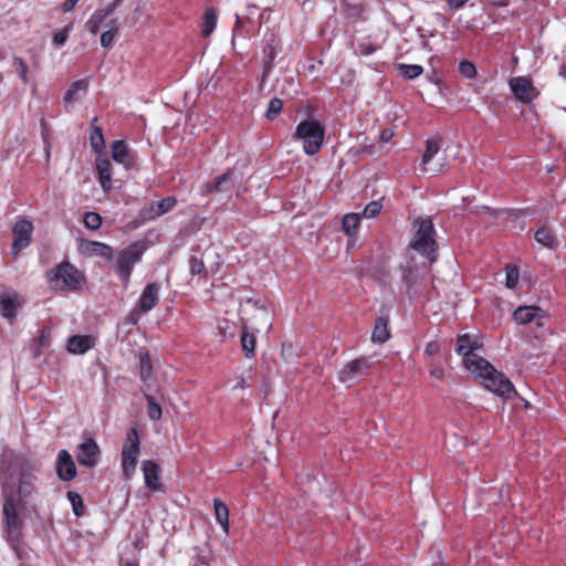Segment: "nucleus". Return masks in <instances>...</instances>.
<instances>
[{"label": "nucleus", "instance_id": "f257e3e1", "mask_svg": "<svg viewBox=\"0 0 566 566\" xmlns=\"http://www.w3.org/2000/svg\"><path fill=\"white\" fill-rule=\"evenodd\" d=\"M240 318L242 327L253 332L268 331L272 324L270 311L260 302L251 300L241 304Z\"/></svg>", "mask_w": 566, "mask_h": 566}, {"label": "nucleus", "instance_id": "f03ea898", "mask_svg": "<svg viewBox=\"0 0 566 566\" xmlns=\"http://www.w3.org/2000/svg\"><path fill=\"white\" fill-rule=\"evenodd\" d=\"M52 289L70 291L81 289L85 283L84 274L71 263H62L46 273Z\"/></svg>", "mask_w": 566, "mask_h": 566}, {"label": "nucleus", "instance_id": "7ed1b4c3", "mask_svg": "<svg viewBox=\"0 0 566 566\" xmlns=\"http://www.w3.org/2000/svg\"><path fill=\"white\" fill-rule=\"evenodd\" d=\"M324 136V126L313 118L302 120L295 130V137L302 142L304 153L310 156L322 148Z\"/></svg>", "mask_w": 566, "mask_h": 566}, {"label": "nucleus", "instance_id": "20e7f679", "mask_svg": "<svg viewBox=\"0 0 566 566\" xmlns=\"http://www.w3.org/2000/svg\"><path fill=\"white\" fill-rule=\"evenodd\" d=\"M33 491V476L31 474H9L3 482L4 500L12 495L14 502L22 506Z\"/></svg>", "mask_w": 566, "mask_h": 566}, {"label": "nucleus", "instance_id": "39448f33", "mask_svg": "<svg viewBox=\"0 0 566 566\" xmlns=\"http://www.w3.org/2000/svg\"><path fill=\"white\" fill-rule=\"evenodd\" d=\"M139 455L140 438L137 429L132 428L126 434L120 452V468L126 479H130L135 473Z\"/></svg>", "mask_w": 566, "mask_h": 566}, {"label": "nucleus", "instance_id": "423d86ee", "mask_svg": "<svg viewBox=\"0 0 566 566\" xmlns=\"http://www.w3.org/2000/svg\"><path fill=\"white\" fill-rule=\"evenodd\" d=\"M416 224L417 230L411 242V247L424 254L429 263L434 262L436 256L433 255L436 251V240H434V230L433 224L430 220H420L417 221Z\"/></svg>", "mask_w": 566, "mask_h": 566}, {"label": "nucleus", "instance_id": "0eeeda50", "mask_svg": "<svg viewBox=\"0 0 566 566\" xmlns=\"http://www.w3.org/2000/svg\"><path fill=\"white\" fill-rule=\"evenodd\" d=\"M143 255V248L135 243L122 250L113 263V269L124 285L129 283L130 274L135 264H137Z\"/></svg>", "mask_w": 566, "mask_h": 566}, {"label": "nucleus", "instance_id": "6e6552de", "mask_svg": "<svg viewBox=\"0 0 566 566\" xmlns=\"http://www.w3.org/2000/svg\"><path fill=\"white\" fill-rule=\"evenodd\" d=\"M481 384L486 390L493 392L502 399H511L516 395V390L513 384L509 380V378L505 377L504 374L497 371L495 368H493V371L490 373V375H488L481 381Z\"/></svg>", "mask_w": 566, "mask_h": 566}, {"label": "nucleus", "instance_id": "1a4fd4ad", "mask_svg": "<svg viewBox=\"0 0 566 566\" xmlns=\"http://www.w3.org/2000/svg\"><path fill=\"white\" fill-rule=\"evenodd\" d=\"M421 164L423 170L430 174H438L448 165L446 155L440 153V144L438 140H427Z\"/></svg>", "mask_w": 566, "mask_h": 566}, {"label": "nucleus", "instance_id": "9d476101", "mask_svg": "<svg viewBox=\"0 0 566 566\" xmlns=\"http://www.w3.org/2000/svg\"><path fill=\"white\" fill-rule=\"evenodd\" d=\"M23 506L15 503L12 495L3 502V515L9 537L18 538L22 528L20 511Z\"/></svg>", "mask_w": 566, "mask_h": 566}, {"label": "nucleus", "instance_id": "9b49d317", "mask_svg": "<svg viewBox=\"0 0 566 566\" xmlns=\"http://www.w3.org/2000/svg\"><path fill=\"white\" fill-rule=\"evenodd\" d=\"M33 223L27 219H19L12 230L13 243L12 252L18 255L22 250L29 247L33 233Z\"/></svg>", "mask_w": 566, "mask_h": 566}, {"label": "nucleus", "instance_id": "f8f14e48", "mask_svg": "<svg viewBox=\"0 0 566 566\" xmlns=\"http://www.w3.org/2000/svg\"><path fill=\"white\" fill-rule=\"evenodd\" d=\"M101 458V449L97 442L87 437L77 446L76 459L78 463L86 468H94Z\"/></svg>", "mask_w": 566, "mask_h": 566}, {"label": "nucleus", "instance_id": "ddd939ff", "mask_svg": "<svg viewBox=\"0 0 566 566\" xmlns=\"http://www.w3.org/2000/svg\"><path fill=\"white\" fill-rule=\"evenodd\" d=\"M509 85L516 98L523 103H530L538 95V91L528 77H513L510 80Z\"/></svg>", "mask_w": 566, "mask_h": 566}, {"label": "nucleus", "instance_id": "4468645a", "mask_svg": "<svg viewBox=\"0 0 566 566\" xmlns=\"http://www.w3.org/2000/svg\"><path fill=\"white\" fill-rule=\"evenodd\" d=\"M140 469L145 486L153 492H163L164 485L160 480L159 465L153 460L142 461Z\"/></svg>", "mask_w": 566, "mask_h": 566}, {"label": "nucleus", "instance_id": "2eb2a0df", "mask_svg": "<svg viewBox=\"0 0 566 566\" xmlns=\"http://www.w3.org/2000/svg\"><path fill=\"white\" fill-rule=\"evenodd\" d=\"M78 251L88 258L98 256L107 261H112L113 259V249L102 242L81 240Z\"/></svg>", "mask_w": 566, "mask_h": 566}, {"label": "nucleus", "instance_id": "dca6fc26", "mask_svg": "<svg viewBox=\"0 0 566 566\" xmlns=\"http://www.w3.org/2000/svg\"><path fill=\"white\" fill-rule=\"evenodd\" d=\"M463 363L467 370L481 381L490 375L494 368L486 359L478 356L476 354L464 357Z\"/></svg>", "mask_w": 566, "mask_h": 566}, {"label": "nucleus", "instance_id": "f3484780", "mask_svg": "<svg viewBox=\"0 0 566 566\" xmlns=\"http://www.w3.org/2000/svg\"><path fill=\"white\" fill-rule=\"evenodd\" d=\"M56 472L63 481H71L76 476V467L69 451L61 450L59 452Z\"/></svg>", "mask_w": 566, "mask_h": 566}, {"label": "nucleus", "instance_id": "a211bd4d", "mask_svg": "<svg viewBox=\"0 0 566 566\" xmlns=\"http://www.w3.org/2000/svg\"><path fill=\"white\" fill-rule=\"evenodd\" d=\"M366 358H357L348 361L339 371L338 378L342 382L352 385L358 375L367 367Z\"/></svg>", "mask_w": 566, "mask_h": 566}, {"label": "nucleus", "instance_id": "6ab92c4d", "mask_svg": "<svg viewBox=\"0 0 566 566\" xmlns=\"http://www.w3.org/2000/svg\"><path fill=\"white\" fill-rule=\"evenodd\" d=\"M95 346L91 335H74L67 339L66 349L72 355H84Z\"/></svg>", "mask_w": 566, "mask_h": 566}, {"label": "nucleus", "instance_id": "aec40b11", "mask_svg": "<svg viewBox=\"0 0 566 566\" xmlns=\"http://www.w3.org/2000/svg\"><path fill=\"white\" fill-rule=\"evenodd\" d=\"M112 158L126 169L132 168L135 161L134 155L124 140H115L112 144Z\"/></svg>", "mask_w": 566, "mask_h": 566}, {"label": "nucleus", "instance_id": "412c9836", "mask_svg": "<svg viewBox=\"0 0 566 566\" xmlns=\"http://www.w3.org/2000/svg\"><path fill=\"white\" fill-rule=\"evenodd\" d=\"M159 290L160 287L157 283H150L144 289L138 301L140 311L149 312L156 306L158 302Z\"/></svg>", "mask_w": 566, "mask_h": 566}, {"label": "nucleus", "instance_id": "4be33fe9", "mask_svg": "<svg viewBox=\"0 0 566 566\" xmlns=\"http://www.w3.org/2000/svg\"><path fill=\"white\" fill-rule=\"evenodd\" d=\"M88 81L78 80L71 84L64 95V103L67 106H72L77 103L87 92Z\"/></svg>", "mask_w": 566, "mask_h": 566}, {"label": "nucleus", "instance_id": "5701e85b", "mask_svg": "<svg viewBox=\"0 0 566 566\" xmlns=\"http://www.w3.org/2000/svg\"><path fill=\"white\" fill-rule=\"evenodd\" d=\"M96 170L98 176L99 185L104 191H109L112 188V164L106 158H99L96 161Z\"/></svg>", "mask_w": 566, "mask_h": 566}, {"label": "nucleus", "instance_id": "b1692460", "mask_svg": "<svg viewBox=\"0 0 566 566\" xmlns=\"http://www.w3.org/2000/svg\"><path fill=\"white\" fill-rule=\"evenodd\" d=\"M535 240L542 247L549 250H557L559 248V241L555 235L554 231L547 227H541L535 232Z\"/></svg>", "mask_w": 566, "mask_h": 566}, {"label": "nucleus", "instance_id": "393cba45", "mask_svg": "<svg viewBox=\"0 0 566 566\" xmlns=\"http://www.w3.org/2000/svg\"><path fill=\"white\" fill-rule=\"evenodd\" d=\"M389 337L390 332L388 328V322L386 318L379 317L373 328L371 342L374 344H384L389 339Z\"/></svg>", "mask_w": 566, "mask_h": 566}, {"label": "nucleus", "instance_id": "a878e982", "mask_svg": "<svg viewBox=\"0 0 566 566\" xmlns=\"http://www.w3.org/2000/svg\"><path fill=\"white\" fill-rule=\"evenodd\" d=\"M541 308L536 306H521L514 312V319L518 324H527L541 314Z\"/></svg>", "mask_w": 566, "mask_h": 566}, {"label": "nucleus", "instance_id": "bb28decb", "mask_svg": "<svg viewBox=\"0 0 566 566\" xmlns=\"http://www.w3.org/2000/svg\"><path fill=\"white\" fill-rule=\"evenodd\" d=\"M213 509H214V515H216L218 523L220 524V526L222 527L224 533L228 534L229 533V510H228L227 505L220 500H214Z\"/></svg>", "mask_w": 566, "mask_h": 566}, {"label": "nucleus", "instance_id": "cd10ccee", "mask_svg": "<svg viewBox=\"0 0 566 566\" xmlns=\"http://www.w3.org/2000/svg\"><path fill=\"white\" fill-rule=\"evenodd\" d=\"M176 205V199L174 197L165 198L160 201H157L150 207V218H158L164 213L170 211Z\"/></svg>", "mask_w": 566, "mask_h": 566}, {"label": "nucleus", "instance_id": "c85d7f7f", "mask_svg": "<svg viewBox=\"0 0 566 566\" xmlns=\"http://www.w3.org/2000/svg\"><path fill=\"white\" fill-rule=\"evenodd\" d=\"M360 223L359 213H347L344 216L342 226L348 237H355Z\"/></svg>", "mask_w": 566, "mask_h": 566}, {"label": "nucleus", "instance_id": "c756f323", "mask_svg": "<svg viewBox=\"0 0 566 566\" xmlns=\"http://www.w3.org/2000/svg\"><path fill=\"white\" fill-rule=\"evenodd\" d=\"M241 345L247 358H252L255 350V336L249 329L243 328L241 335Z\"/></svg>", "mask_w": 566, "mask_h": 566}, {"label": "nucleus", "instance_id": "7c9ffc66", "mask_svg": "<svg viewBox=\"0 0 566 566\" xmlns=\"http://www.w3.org/2000/svg\"><path fill=\"white\" fill-rule=\"evenodd\" d=\"M12 66L15 73L18 74L19 78L21 80L22 84H28L30 72V66L28 62L20 56H14L12 59Z\"/></svg>", "mask_w": 566, "mask_h": 566}, {"label": "nucleus", "instance_id": "2f4dec72", "mask_svg": "<svg viewBox=\"0 0 566 566\" xmlns=\"http://www.w3.org/2000/svg\"><path fill=\"white\" fill-rule=\"evenodd\" d=\"M17 305L13 300L8 295L0 296V313L7 318H13L15 315Z\"/></svg>", "mask_w": 566, "mask_h": 566}, {"label": "nucleus", "instance_id": "473e14b6", "mask_svg": "<svg viewBox=\"0 0 566 566\" xmlns=\"http://www.w3.org/2000/svg\"><path fill=\"white\" fill-rule=\"evenodd\" d=\"M203 30L205 36H209L217 25V14L212 9H207L205 12Z\"/></svg>", "mask_w": 566, "mask_h": 566}, {"label": "nucleus", "instance_id": "72a5a7b5", "mask_svg": "<svg viewBox=\"0 0 566 566\" xmlns=\"http://www.w3.org/2000/svg\"><path fill=\"white\" fill-rule=\"evenodd\" d=\"M91 145L96 153L103 151L105 148V139L101 128L94 127L91 133Z\"/></svg>", "mask_w": 566, "mask_h": 566}, {"label": "nucleus", "instance_id": "f704fd0d", "mask_svg": "<svg viewBox=\"0 0 566 566\" xmlns=\"http://www.w3.org/2000/svg\"><path fill=\"white\" fill-rule=\"evenodd\" d=\"M518 269L515 265H507L505 273V285L507 289H515L518 284Z\"/></svg>", "mask_w": 566, "mask_h": 566}, {"label": "nucleus", "instance_id": "c9c22d12", "mask_svg": "<svg viewBox=\"0 0 566 566\" xmlns=\"http://www.w3.org/2000/svg\"><path fill=\"white\" fill-rule=\"evenodd\" d=\"M139 369H140V378L144 381H147L151 378L153 366H151L150 358L147 354L140 355Z\"/></svg>", "mask_w": 566, "mask_h": 566}, {"label": "nucleus", "instance_id": "e433bc0d", "mask_svg": "<svg viewBox=\"0 0 566 566\" xmlns=\"http://www.w3.org/2000/svg\"><path fill=\"white\" fill-rule=\"evenodd\" d=\"M146 399L148 402L147 415L149 419L154 421L159 420L163 415L161 407L155 401L154 397L146 395Z\"/></svg>", "mask_w": 566, "mask_h": 566}, {"label": "nucleus", "instance_id": "4c0bfd02", "mask_svg": "<svg viewBox=\"0 0 566 566\" xmlns=\"http://www.w3.org/2000/svg\"><path fill=\"white\" fill-rule=\"evenodd\" d=\"M67 499H69L70 503L72 504L74 514L77 517L82 516L83 509H84L82 496L76 492L70 491V492H67Z\"/></svg>", "mask_w": 566, "mask_h": 566}, {"label": "nucleus", "instance_id": "58836bf2", "mask_svg": "<svg viewBox=\"0 0 566 566\" xmlns=\"http://www.w3.org/2000/svg\"><path fill=\"white\" fill-rule=\"evenodd\" d=\"M473 349H474V346L468 335H463V336L459 337L458 346H457V352L459 354H463L464 357L472 356Z\"/></svg>", "mask_w": 566, "mask_h": 566}, {"label": "nucleus", "instance_id": "ea45409f", "mask_svg": "<svg viewBox=\"0 0 566 566\" xmlns=\"http://www.w3.org/2000/svg\"><path fill=\"white\" fill-rule=\"evenodd\" d=\"M399 71H400L401 75L407 78H416L422 74L423 69H422V66H420L418 64H412V65L401 64V65H399Z\"/></svg>", "mask_w": 566, "mask_h": 566}, {"label": "nucleus", "instance_id": "a19ab883", "mask_svg": "<svg viewBox=\"0 0 566 566\" xmlns=\"http://www.w3.org/2000/svg\"><path fill=\"white\" fill-rule=\"evenodd\" d=\"M117 30H118V28H117L116 22L112 21L111 28L107 31L103 32L101 35V44L103 48H108L112 45L113 40L117 33Z\"/></svg>", "mask_w": 566, "mask_h": 566}, {"label": "nucleus", "instance_id": "79ce46f5", "mask_svg": "<svg viewBox=\"0 0 566 566\" xmlns=\"http://www.w3.org/2000/svg\"><path fill=\"white\" fill-rule=\"evenodd\" d=\"M283 103L279 98H272L269 102L268 111L265 116L268 119H274L282 111Z\"/></svg>", "mask_w": 566, "mask_h": 566}, {"label": "nucleus", "instance_id": "37998d69", "mask_svg": "<svg viewBox=\"0 0 566 566\" xmlns=\"http://www.w3.org/2000/svg\"><path fill=\"white\" fill-rule=\"evenodd\" d=\"M459 72L465 78H474L476 75V69L470 61H462L459 64Z\"/></svg>", "mask_w": 566, "mask_h": 566}, {"label": "nucleus", "instance_id": "c03bdc74", "mask_svg": "<svg viewBox=\"0 0 566 566\" xmlns=\"http://www.w3.org/2000/svg\"><path fill=\"white\" fill-rule=\"evenodd\" d=\"M382 205L380 201H371L365 207L363 216L367 219L375 218L380 213Z\"/></svg>", "mask_w": 566, "mask_h": 566}, {"label": "nucleus", "instance_id": "a18cd8bd", "mask_svg": "<svg viewBox=\"0 0 566 566\" xmlns=\"http://www.w3.org/2000/svg\"><path fill=\"white\" fill-rule=\"evenodd\" d=\"M102 218L96 212H87L84 217V224L88 229L97 230L101 227Z\"/></svg>", "mask_w": 566, "mask_h": 566}, {"label": "nucleus", "instance_id": "49530a36", "mask_svg": "<svg viewBox=\"0 0 566 566\" xmlns=\"http://www.w3.org/2000/svg\"><path fill=\"white\" fill-rule=\"evenodd\" d=\"M105 14L104 13H95L86 23V27L87 29L90 30V32L92 34H96L99 30V25L101 23L104 21L105 19Z\"/></svg>", "mask_w": 566, "mask_h": 566}, {"label": "nucleus", "instance_id": "de8ad7c7", "mask_svg": "<svg viewBox=\"0 0 566 566\" xmlns=\"http://www.w3.org/2000/svg\"><path fill=\"white\" fill-rule=\"evenodd\" d=\"M189 270L192 274H201L205 270V264L197 258H191L189 261Z\"/></svg>", "mask_w": 566, "mask_h": 566}, {"label": "nucleus", "instance_id": "09e8293b", "mask_svg": "<svg viewBox=\"0 0 566 566\" xmlns=\"http://www.w3.org/2000/svg\"><path fill=\"white\" fill-rule=\"evenodd\" d=\"M440 345L437 340H431L429 342L427 345H426V348H424V354L428 356V357H434L437 355H439L440 353Z\"/></svg>", "mask_w": 566, "mask_h": 566}, {"label": "nucleus", "instance_id": "8fccbe9b", "mask_svg": "<svg viewBox=\"0 0 566 566\" xmlns=\"http://www.w3.org/2000/svg\"><path fill=\"white\" fill-rule=\"evenodd\" d=\"M67 36H69V28H64V29H62V30L57 31V32L54 34V36H53V42H54L56 45L61 46V45H63V44L66 42Z\"/></svg>", "mask_w": 566, "mask_h": 566}, {"label": "nucleus", "instance_id": "3c124183", "mask_svg": "<svg viewBox=\"0 0 566 566\" xmlns=\"http://www.w3.org/2000/svg\"><path fill=\"white\" fill-rule=\"evenodd\" d=\"M430 375L437 379H442L444 376V369L439 365H433L430 369Z\"/></svg>", "mask_w": 566, "mask_h": 566}, {"label": "nucleus", "instance_id": "603ef678", "mask_svg": "<svg viewBox=\"0 0 566 566\" xmlns=\"http://www.w3.org/2000/svg\"><path fill=\"white\" fill-rule=\"evenodd\" d=\"M78 0H64L61 4V9L63 12H70L76 6Z\"/></svg>", "mask_w": 566, "mask_h": 566}, {"label": "nucleus", "instance_id": "864d4df0", "mask_svg": "<svg viewBox=\"0 0 566 566\" xmlns=\"http://www.w3.org/2000/svg\"><path fill=\"white\" fill-rule=\"evenodd\" d=\"M227 179V175H222L221 177L218 178L217 182H216V186L212 187L210 185H207L206 186V191L208 192H211L213 190H219L220 189V186L221 184Z\"/></svg>", "mask_w": 566, "mask_h": 566}, {"label": "nucleus", "instance_id": "5fc2aeb1", "mask_svg": "<svg viewBox=\"0 0 566 566\" xmlns=\"http://www.w3.org/2000/svg\"><path fill=\"white\" fill-rule=\"evenodd\" d=\"M394 136V132L391 129H384L380 134V139L384 143H388Z\"/></svg>", "mask_w": 566, "mask_h": 566}, {"label": "nucleus", "instance_id": "6e6d98bb", "mask_svg": "<svg viewBox=\"0 0 566 566\" xmlns=\"http://www.w3.org/2000/svg\"><path fill=\"white\" fill-rule=\"evenodd\" d=\"M448 1V4L450 6V8L452 9H459L460 7H462L468 0H447Z\"/></svg>", "mask_w": 566, "mask_h": 566}]
</instances>
